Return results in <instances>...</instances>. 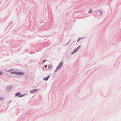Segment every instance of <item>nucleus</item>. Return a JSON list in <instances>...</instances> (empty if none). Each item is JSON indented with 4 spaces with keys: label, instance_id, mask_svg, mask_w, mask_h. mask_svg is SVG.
<instances>
[{
    "label": "nucleus",
    "instance_id": "423d86ee",
    "mask_svg": "<svg viewBox=\"0 0 121 121\" xmlns=\"http://www.w3.org/2000/svg\"><path fill=\"white\" fill-rule=\"evenodd\" d=\"M80 47L81 46H79L77 47V48L75 49V50H76V51L77 52L80 49Z\"/></svg>",
    "mask_w": 121,
    "mask_h": 121
},
{
    "label": "nucleus",
    "instance_id": "6e6552de",
    "mask_svg": "<svg viewBox=\"0 0 121 121\" xmlns=\"http://www.w3.org/2000/svg\"><path fill=\"white\" fill-rule=\"evenodd\" d=\"M24 95H25L24 94L21 95H20L19 97H23V96H24Z\"/></svg>",
    "mask_w": 121,
    "mask_h": 121
},
{
    "label": "nucleus",
    "instance_id": "0eeeda50",
    "mask_svg": "<svg viewBox=\"0 0 121 121\" xmlns=\"http://www.w3.org/2000/svg\"><path fill=\"white\" fill-rule=\"evenodd\" d=\"M20 93L18 92L15 95L16 96H17L20 95Z\"/></svg>",
    "mask_w": 121,
    "mask_h": 121
},
{
    "label": "nucleus",
    "instance_id": "2eb2a0df",
    "mask_svg": "<svg viewBox=\"0 0 121 121\" xmlns=\"http://www.w3.org/2000/svg\"><path fill=\"white\" fill-rule=\"evenodd\" d=\"M91 9H90V11H89V13H90L91 12Z\"/></svg>",
    "mask_w": 121,
    "mask_h": 121
},
{
    "label": "nucleus",
    "instance_id": "1a4fd4ad",
    "mask_svg": "<svg viewBox=\"0 0 121 121\" xmlns=\"http://www.w3.org/2000/svg\"><path fill=\"white\" fill-rule=\"evenodd\" d=\"M82 39V38H80L78 39L77 40V42H78L79 41V40H81Z\"/></svg>",
    "mask_w": 121,
    "mask_h": 121
},
{
    "label": "nucleus",
    "instance_id": "20e7f679",
    "mask_svg": "<svg viewBox=\"0 0 121 121\" xmlns=\"http://www.w3.org/2000/svg\"><path fill=\"white\" fill-rule=\"evenodd\" d=\"M49 77L50 76H49L46 77L43 79V80L45 81H47Z\"/></svg>",
    "mask_w": 121,
    "mask_h": 121
},
{
    "label": "nucleus",
    "instance_id": "9d476101",
    "mask_svg": "<svg viewBox=\"0 0 121 121\" xmlns=\"http://www.w3.org/2000/svg\"><path fill=\"white\" fill-rule=\"evenodd\" d=\"M76 52V50H75L73 51L72 52V53H71V54H73V53H75V52Z\"/></svg>",
    "mask_w": 121,
    "mask_h": 121
},
{
    "label": "nucleus",
    "instance_id": "ddd939ff",
    "mask_svg": "<svg viewBox=\"0 0 121 121\" xmlns=\"http://www.w3.org/2000/svg\"><path fill=\"white\" fill-rule=\"evenodd\" d=\"M0 75H2V72H0Z\"/></svg>",
    "mask_w": 121,
    "mask_h": 121
},
{
    "label": "nucleus",
    "instance_id": "9b49d317",
    "mask_svg": "<svg viewBox=\"0 0 121 121\" xmlns=\"http://www.w3.org/2000/svg\"><path fill=\"white\" fill-rule=\"evenodd\" d=\"M3 98L2 97H0V101L2 100H3Z\"/></svg>",
    "mask_w": 121,
    "mask_h": 121
},
{
    "label": "nucleus",
    "instance_id": "f03ea898",
    "mask_svg": "<svg viewBox=\"0 0 121 121\" xmlns=\"http://www.w3.org/2000/svg\"><path fill=\"white\" fill-rule=\"evenodd\" d=\"M63 64V62H60L58 66L56 69L55 71L57 70L58 69L60 68L62 66Z\"/></svg>",
    "mask_w": 121,
    "mask_h": 121
},
{
    "label": "nucleus",
    "instance_id": "39448f33",
    "mask_svg": "<svg viewBox=\"0 0 121 121\" xmlns=\"http://www.w3.org/2000/svg\"><path fill=\"white\" fill-rule=\"evenodd\" d=\"M80 47L81 46H79L77 47V48L75 49V50H76V51L77 52L80 49Z\"/></svg>",
    "mask_w": 121,
    "mask_h": 121
},
{
    "label": "nucleus",
    "instance_id": "f257e3e1",
    "mask_svg": "<svg viewBox=\"0 0 121 121\" xmlns=\"http://www.w3.org/2000/svg\"><path fill=\"white\" fill-rule=\"evenodd\" d=\"M11 73L15 75H23L24 73L22 72H13Z\"/></svg>",
    "mask_w": 121,
    "mask_h": 121
},
{
    "label": "nucleus",
    "instance_id": "7ed1b4c3",
    "mask_svg": "<svg viewBox=\"0 0 121 121\" xmlns=\"http://www.w3.org/2000/svg\"><path fill=\"white\" fill-rule=\"evenodd\" d=\"M38 90L37 89H35L33 90H31L30 91V92L31 93H33L34 92H35L37 91Z\"/></svg>",
    "mask_w": 121,
    "mask_h": 121
},
{
    "label": "nucleus",
    "instance_id": "f8f14e48",
    "mask_svg": "<svg viewBox=\"0 0 121 121\" xmlns=\"http://www.w3.org/2000/svg\"><path fill=\"white\" fill-rule=\"evenodd\" d=\"M46 61V60H44L43 61V64L44 63V62Z\"/></svg>",
    "mask_w": 121,
    "mask_h": 121
},
{
    "label": "nucleus",
    "instance_id": "4468645a",
    "mask_svg": "<svg viewBox=\"0 0 121 121\" xmlns=\"http://www.w3.org/2000/svg\"><path fill=\"white\" fill-rule=\"evenodd\" d=\"M47 65H45L44 66L45 68H47Z\"/></svg>",
    "mask_w": 121,
    "mask_h": 121
}]
</instances>
